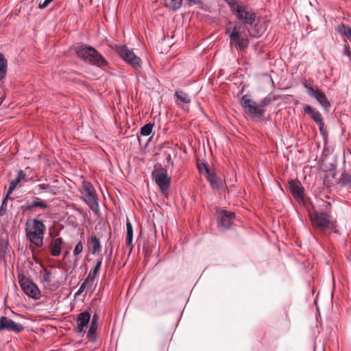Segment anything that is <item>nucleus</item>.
I'll return each instance as SVG.
<instances>
[{"label":"nucleus","instance_id":"nucleus-1","mask_svg":"<svg viewBox=\"0 0 351 351\" xmlns=\"http://www.w3.org/2000/svg\"><path fill=\"white\" fill-rule=\"evenodd\" d=\"M321 206L323 210H314L310 213L309 217L314 228L321 232L327 230L337 232V221L332 217V205L330 202L322 200Z\"/></svg>","mask_w":351,"mask_h":351},{"label":"nucleus","instance_id":"nucleus-2","mask_svg":"<svg viewBox=\"0 0 351 351\" xmlns=\"http://www.w3.org/2000/svg\"><path fill=\"white\" fill-rule=\"evenodd\" d=\"M278 99V95L270 93L258 104L250 98V95L246 94L243 95L239 103L246 114L261 119L266 111L265 107Z\"/></svg>","mask_w":351,"mask_h":351},{"label":"nucleus","instance_id":"nucleus-3","mask_svg":"<svg viewBox=\"0 0 351 351\" xmlns=\"http://www.w3.org/2000/svg\"><path fill=\"white\" fill-rule=\"evenodd\" d=\"M77 56L91 65L99 67L108 66V61L94 47L86 45H80L75 49Z\"/></svg>","mask_w":351,"mask_h":351},{"label":"nucleus","instance_id":"nucleus-4","mask_svg":"<svg viewBox=\"0 0 351 351\" xmlns=\"http://www.w3.org/2000/svg\"><path fill=\"white\" fill-rule=\"evenodd\" d=\"M46 230L44 223L37 219H28L25 223L27 239L36 247L43 245V237Z\"/></svg>","mask_w":351,"mask_h":351},{"label":"nucleus","instance_id":"nucleus-5","mask_svg":"<svg viewBox=\"0 0 351 351\" xmlns=\"http://www.w3.org/2000/svg\"><path fill=\"white\" fill-rule=\"evenodd\" d=\"M152 180L155 181L162 194L167 193L170 188L171 178L167 175V171L160 164L154 166L152 172Z\"/></svg>","mask_w":351,"mask_h":351},{"label":"nucleus","instance_id":"nucleus-6","mask_svg":"<svg viewBox=\"0 0 351 351\" xmlns=\"http://www.w3.org/2000/svg\"><path fill=\"white\" fill-rule=\"evenodd\" d=\"M236 18L245 25L252 26L256 21V14L254 10L248 5L240 3L232 12Z\"/></svg>","mask_w":351,"mask_h":351},{"label":"nucleus","instance_id":"nucleus-7","mask_svg":"<svg viewBox=\"0 0 351 351\" xmlns=\"http://www.w3.org/2000/svg\"><path fill=\"white\" fill-rule=\"evenodd\" d=\"M215 217L217 228L221 231L229 229L234 223L235 213L222 208H216Z\"/></svg>","mask_w":351,"mask_h":351},{"label":"nucleus","instance_id":"nucleus-8","mask_svg":"<svg viewBox=\"0 0 351 351\" xmlns=\"http://www.w3.org/2000/svg\"><path fill=\"white\" fill-rule=\"evenodd\" d=\"M81 193L84 194L88 198L86 203L89 208L94 212L99 210V200L96 191L93 184L86 180H83L82 182Z\"/></svg>","mask_w":351,"mask_h":351},{"label":"nucleus","instance_id":"nucleus-9","mask_svg":"<svg viewBox=\"0 0 351 351\" xmlns=\"http://www.w3.org/2000/svg\"><path fill=\"white\" fill-rule=\"evenodd\" d=\"M114 49L128 64L134 69H139L141 66V60L136 56L132 50H130L126 45H115Z\"/></svg>","mask_w":351,"mask_h":351},{"label":"nucleus","instance_id":"nucleus-10","mask_svg":"<svg viewBox=\"0 0 351 351\" xmlns=\"http://www.w3.org/2000/svg\"><path fill=\"white\" fill-rule=\"evenodd\" d=\"M18 278L20 287L27 295L35 300L41 297V292L37 285L23 274H20Z\"/></svg>","mask_w":351,"mask_h":351},{"label":"nucleus","instance_id":"nucleus-11","mask_svg":"<svg viewBox=\"0 0 351 351\" xmlns=\"http://www.w3.org/2000/svg\"><path fill=\"white\" fill-rule=\"evenodd\" d=\"M226 33L229 36L231 43H234L241 50H243L248 47V38L242 35L237 25H234L231 31L228 27H226Z\"/></svg>","mask_w":351,"mask_h":351},{"label":"nucleus","instance_id":"nucleus-12","mask_svg":"<svg viewBox=\"0 0 351 351\" xmlns=\"http://www.w3.org/2000/svg\"><path fill=\"white\" fill-rule=\"evenodd\" d=\"M304 113L309 115L311 119L318 125L322 134L326 133L324 119L320 112L310 105L306 104L303 107Z\"/></svg>","mask_w":351,"mask_h":351},{"label":"nucleus","instance_id":"nucleus-13","mask_svg":"<svg viewBox=\"0 0 351 351\" xmlns=\"http://www.w3.org/2000/svg\"><path fill=\"white\" fill-rule=\"evenodd\" d=\"M24 329V326L21 323L16 322L6 316L0 317V331L6 330L19 334L23 332Z\"/></svg>","mask_w":351,"mask_h":351},{"label":"nucleus","instance_id":"nucleus-14","mask_svg":"<svg viewBox=\"0 0 351 351\" xmlns=\"http://www.w3.org/2000/svg\"><path fill=\"white\" fill-rule=\"evenodd\" d=\"M289 187L293 197L298 201L304 200V191L300 182L291 180L289 182Z\"/></svg>","mask_w":351,"mask_h":351},{"label":"nucleus","instance_id":"nucleus-15","mask_svg":"<svg viewBox=\"0 0 351 351\" xmlns=\"http://www.w3.org/2000/svg\"><path fill=\"white\" fill-rule=\"evenodd\" d=\"M49 205L47 204L44 200L39 197H35L34 200L30 203L22 205L21 210L23 212L32 211L34 208H39L41 209H47L49 208Z\"/></svg>","mask_w":351,"mask_h":351},{"label":"nucleus","instance_id":"nucleus-16","mask_svg":"<svg viewBox=\"0 0 351 351\" xmlns=\"http://www.w3.org/2000/svg\"><path fill=\"white\" fill-rule=\"evenodd\" d=\"M90 319V314L84 311L80 313L77 318V326L75 328V330L78 333H84L85 330L84 328L87 326Z\"/></svg>","mask_w":351,"mask_h":351},{"label":"nucleus","instance_id":"nucleus-17","mask_svg":"<svg viewBox=\"0 0 351 351\" xmlns=\"http://www.w3.org/2000/svg\"><path fill=\"white\" fill-rule=\"evenodd\" d=\"M310 97L315 98L325 110H328L330 108L331 106L330 102L328 101L326 94L319 88L315 90Z\"/></svg>","mask_w":351,"mask_h":351},{"label":"nucleus","instance_id":"nucleus-18","mask_svg":"<svg viewBox=\"0 0 351 351\" xmlns=\"http://www.w3.org/2000/svg\"><path fill=\"white\" fill-rule=\"evenodd\" d=\"M99 317L95 314L92 318L90 326L87 333V339L92 342H95L97 340V329L98 325Z\"/></svg>","mask_w":351,"mask_h":351},{"label":"nucleus","instance_id":"nucleus-19","mask_svg":"<svg viewBox=\"0 0 351 351\" xmlns=\"http://www.w3.org/2000/svg\"><path fill=\"white\" fill-rule=\"evenodd\" d=\"M176 104L180 107H183L182 105L189 104L191 101V98L189 94L182 90H178L175 92Z\"/></svg>","mask_w":351,"mask_h":351},{"label":"nucleus","instance_id":"nucleus-20","mask_svg":"<svg viewBox=\"0 0 351 351\" xmlns=\"http://www.w3.org/2000/svg\"><path fill=\"white\" fill-rule=\"evenodd\" d=\"M23 180H26V173L23 170H20L18 171L16 178L10 182L9 187L7 191L8 194H12L18 184Z\"/></svg>","mask_w":351,"mask_h":351},{"label":"nucleus","instance_id":"nucleus-21","mask_svg":"<svg viewBox=\"0 0 351 351\" xmlns=\"http://www.w3.org/2000/svg\"><path fill=\"white\" fill-rule=\"evenodd\" d=\"M63 239L62 237H58L53 239L50 245V253L53 256H58L60 254Z\"/></svg>","mask_w":351,"mask_h":351},{"label":"nucleus","instance_id":"nucleus-22","mask_svg":"<svg viewBox=\"0 0 351 351\" xmlns=\"http://www.w3.org/2000/svg\"><path fill=\"white\" fill-rule=\"evenodd\" d=\"M88 245L93 254H95L101 251V242L96 235L91 236V237L88 240Z\"/></svg>","mask_w":351,"mask_h":351},{"label":"nucleus","instance_id":"nucleus-23","mask_svg":"<svg viewBox=\"0 0 351 351\" xmlns=\"http://www.w3.org/2000/svg\"><path fill=\"white\" fill-rule=\"evenodd\" d=\"M206 178L210 186L214 189H219L222 188V182L219 179L215 172L210 171L206 173Z\"/></svg>","mask_w":351,"mask_h":351},{"label":"nucleus","instance_id":"nucleus-24","mask_svg":"<svg viewBox=\"0 0 351 351\" xmlns=\"http://www.w3.org/2000/svg\"><path fill=\"white\" fill-rule=\"evenodd\" d=\"M126 238L125 243L126 247L130 249V252H131L133 250V246L132 245L133 240V228L130 221L128 219L126 222Z\"/></svg>","mask_w":351,"mask_h":351},{"label":"nucleus","instance_id":"nucleus-25","mask_svg":"<svg viewBox=\"0 0 351 351\" xmlns=\"http://www.w3.org/2000/svg\"><path fill=\"white\" fill-rule=\"evenodd\" d=\"M8 69V61L5 56L0 53V81L5 78Z\"/></svg>","mask_w":351,"mask_h":351},{"label":"nucleus","instance_id":"nucleus-26","mask_svg":"<svg viewBox=\"0 0 351 351\" xmlns=\"http://www.w3.org/2000/svg\"><path fill=\"white\" fill-rule=\"evenodd\" d=\"M164 5L166 8L176 11L182 7V0H163Z\"/></svg>","mask_w":351,"mask_h":351},{"label":"nucleus","instance_id":"nucleus-27","mask_svg":"<svg viewBox=\"0 0 351 351\" xmlns=\"http://www.w3.org/2000/svg\"><path fill=\"white\" fill-rule=\"evenodd\" d=\"M101 264H102V258H99L97 261L94 268L90 271V273L88 276V278H89V279H91L93 281H95V278L98 276L99 270L101 269Z\"/></svg>","mask_w":351,"mask_h":351},{"label":"nucleus","instance_id":"nucleus-28","mask_svg":"<svg viewBox=\"0 0 351 351\" xmlns=\"http://www.w3.org/2000/svg\"><path fill=\"white\" fill-rule=\"evenodd\" d=\"M337 31L341 35L346 36L348 39H351V27L343 23L337 27Z\"/></svg>","mask_w":351,"mask_h":351},{"label":"nucleus","instance_id":"nucleus-29","mask_svg":"<svg viewBox=\"0 0 351 351\" xmlns=\"http://www.w3.org/2000/svg\"><path fill=\"white\" fill-rule=\"evenodd\" d=\"M339 183L343 186H348L351 189V173H347L346 171L341 173Z\"/></svg>","mask_w":351,"mask_h":351},{"label":"nucleus","instance_id":"nucleus-30","mask_svg":"<svg viewBox=\"0 0 351 351\" xmlns=\"http://www.w3.org/2000/svg\"><path fill=\"white\" fill-rule=\"evenodd\" d=\"M94 281L89 278H86V280L83 282V283L80 287L78 291L75 293V296L80 295L88 287V288H91L93 285Z\"/></svg>","mask_w":351,"mask_h":351},{"label":"nucleus","instance_id":"nucleus-31","mask_svg":"<svg viewBox=\"0 0 351 351\" xmlns=\"http://www.w3.org/2000/svg\"><path fill=\"white\" fill-rule=\"evenodd\" d=\"M51 272L47 269V268L43 267V280L44 285L45 287H49L51 285Z\"/></svg>","mask_w":351,"mask_h":351},{"label":"nucleus","instance_id":"nucleus-32","mask_svg":"<svg viewBox=\"0 0 351 351\" xmlns=\"http://www.w3.org/2000/svg\"><path fill=\"white\" fill-rule=\"evenodd\" d=\"M303 85L304 88L306 89L309 96L312 93H313L315 91V90L318 88L317 86H314L313 81L311 80H305L304 82H303Z\"/></svg>","mask_w":351,"mask_h":351},{"label":"nucleus","instance_id":"nucleus-33","mask_svg":"<svg viewBox=\"0 0 351 351\" xmlns=\"http://www.w3.org/2000/svg\"><path fill=\"white\" fill-rule=\"evenodd\" d=\"M197 168L200 173H203L204 172L208 173L210 171L208 163L200 161L199 160L197 161Z\"/></svg>","mask_w":351,"mask_h":351},{"label":"nucleus","instance_id":"nucleus-34","mask_svg":"<svg viewBox=\"0 0 351 351\" xmlns=\"http://www.w3.org/2000/svg\"><path fill=\"white\" fill-rule=\"evenodd\" d=\"M10 195L11 194H8V191L6 192L5 196L3 198L0 207V216H4L6 214L8 201L9 199H11L10 197Z\"/></svg>","mask_w":351,"mask_h":351},{"label":"nucleus","instance_id":"nucleus-35","mask_svg":"<svg viewBox=\"0 0 351 351\" xmlns=\"http://www.w3.org/2000/svg\"><path fill=\"white\" fill-rule=\"evenodd\" d=\"M38 188L41 190H45L51 195H56L57 193V189L54 186H51L49 184H40L38 186Z\"/></svg>","mask_w":351,"mask_h":351},{"label":"nucleus","instance_id":"nucleus-36","mask_svg":"<svg viewBox=\"0 0 351 351\" xmlns=\"http://www.w3.org/2000/svg\"><path fill=\"white\" fill-rule=\"evenodd\" d=\"M154 125V123H148L145 124V125H143L141 128V131H140L141 134L142 136L149 135L152 132Z\"/></svg>","mask_w":351,"mask_h":351},{"label":"nucleus","instance_id":"nucleus-37","mask_svg":"<svg viewBox=\"0 0 351 351\" xmlns=\"http://www.w3.org/2000/svg\"><path fill=\"white\" fill-rule=\"evenodd\" d=\"M84 249V245L82 241H79L77 245H75L74 250H73V255L75 256L79 255L81 254Z\"/></svg>","mask_w":351,"mask_h":351},{"label":"nucleus","instance_id":"nucleus-38","mask_svg":"<svg viewBox=\"0 0 351 351\" xmlns=\"http://www.w3.org/2000/svg\"><path fill=\"white\" fill-rule=\"evenodd\" d=\"M225 1L229 5L232 12H233L234 11L237 6H239L240 5L239 3H238L237 2L236 0H225Z\"/></svg>","mask_w":351,"mask_h":351},{"label":"nucleus","instance_id":"nucleus-39","mask_svg":"<svg viewBox=\"0 0 351 351\" xmlns=\"http://www.w3.org/2000/svg\"><path fill=\"white\" fill-rule=\"evenodd\" d=\"M165 157H166V160L167 162V163L169 164V165H170L171 167H174V162H173V160L171 158V155L170 153L167 152H165Z\"/></svg>","mask_w":351,"mask_h":351},{"label":"nucleus","instance_id":"nucleus-40","mask_svg":"<svg viewBox=\"0 0 351 351\" xmlns=\"http://www.w3.org/2000/svg\"><path fill=\"white\" fill-rule=\"evenodd\" d=\"M344 53L348 56L351 61V50L348 45L344 46Z\"/></svg>","mask_w":351,"mask_h":351},{"label":"nucleus","instance_id":"nucleus-41","mask_svg":"<svg viewBox=\"0 0 351 351\" xmlns=\"http://www.w3.org/2000/svg\"><path fill=\"white\" fill-rule=\"evenodd\" d=\"M53 0H45L43 3H40L38 8L40 9L45 8L51 2H52Z\"/></svg>","mask_w":351,"mask_h":351},{"label":"nucleus","instance_id":"nucleus-42","mask_svg":"<svg viewBox=\"0 0 351 351\" xmlns=\"http://www.w3.org/2000/svg\"><path fill=\"white\" fill-rule=\"evenodd\" d=\"M78 261V258L75 259V263H77Z\"/></svg>","mask_w":351,"mask_h":351}]
</instances>
